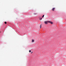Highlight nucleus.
<instances>
[{"label":"nucleus","mask_w":66,"mask_h":66,"mask_svg":"<svg viewBox=\"0 0 66 66\" xmlns=\"http://www.w3.org/2000/svg\"><path fill=\"white\" fill-rule=\"evenodd\" d=\"M42 19H43L42 18H39V19L40 20H41Z\"/></svg>","instance_id":"3"},{"label":"nucleus","mask_w":66,"mask_h":66,"mask_svg":"<svg viewBox=\"0 0 66 66\" xmlns=\"http://www.w3.org/2000/svg\"><path fill=\"white\" fill-rule=\"evenodd\" d=\"M29 52H30H30H31V50H29Z\"/></svg>","instance_id":"5"},{"label":"nucleus","mask_w":66,"mask_h":66,"mask_svg":"<svg viewBox=\"0 0 66 66\" xmlns=\"http://www.w3.org/2000/svg\"><path fill=\"white\" fill-rule=\"evenodd\" d=\"M35 14V15H36V14H36V13H35V14Z\"/></svg>","instance_id":"9"},{"label":"nucleus","mask_w":66,"mask_h":66,"mask_svg":"<svg viewBox=\"0 0 66 66\" xmlns=\"http://www.w3.org/2000/svg\"><path fill=\"white\" fill-rule=\"evenodd\" d=\"M33 53V52H32L31 53Z\"/></svg>","instance_id":"10"},{"label":"nucleus","mask_w":66,"mask_h":66,"mask_svg":"<svg viewBox=\"0 0 66 66\" xmlns=\"http://www.w3.org/2000/svg\"><path fill=\"white\" fill-rule=\"evenodd\" d=\"M55 9V8H53L52 9V11H54V9Z\"/></svg>","instance_id":"2"},{"label":"nucleus","mask_w":66,"mask_h":66,"mask_svg":"<svg viewBox=\"0 0 66 66\" xmlns=\"http://www.w3.org/2000/svg\"><path fill=\"white\" fill-rule=\"evenodd\" d=\"M44 15H43L42 16V17H44Z\"/></svg>","instance_id":"8"},{"label":"nucleus","mask_w":66,"mask_h":66,"mask_svg":"<svg viewBox=\"0 0 66 66\" xmlns=\"http://www.w3.org/2000/svg\"><path fill=\"white\" fill-rule=\"evenodd\" d=\"M40 28H42V26H41V25H40Z\"/></svg>","instance_id":"6"},{"label":"nucleus","mask_w":66,"mask_h":66,"mask_svg":"<svg viewBox=\"0 0 66 66\" xmlns=\"http://www.w3.org/2000/svg\"><path fill=\"white\" fill-rule=\"evenodd\" d=\"M4 23H5V24H6V22H4Z\"/></svg>","instance_id":"7"},{"label":"nucleus","mask_w":66,"mask_h":66,"mask_svg":"<svg viewBox=\"0 0 66 66\" xmlns=\"http://www.w3.org/2000/svg\"><path fill=\"white\" fill-rule=\"evenodd\" d=\"M44 22L45 24H47L48 22V23H50L51 24H53V22H52L51 21H45Z\"/></svg>","instance_id":"1"},{"label":"nucleus","mask_w":66,"mask_h":66,"mask_svg":"<svg viewBox=\"0 0 66 66\" xmlns=\"http://www.w3.org/2000/svg\"><path fill=\"white\" fill-rule=\"evenodd\" d=\"M34 42V40H32V42Z\"/></svg>","instance_id":"4"}]
</instances>
